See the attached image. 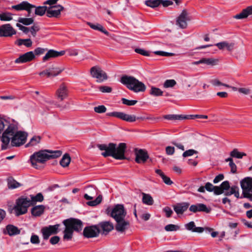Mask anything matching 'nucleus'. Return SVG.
Here are the masks:
<instances>
[{
    "mask_svg": "<svg viewBox=\"0 0 252 252\" xmlns=\"http://www.w3.org/2000/svg\"><path fill=\"white\" fill-rule=\"evenodd\" d=\"M99 226L102 229L103 233L106 232V234L112 231L114 226L113 224L110 221H103L99 223Z\"/></svg>",
    "mask_w": 252,
    "mask_h": 252,
    "instance_id": "obj_30",
    "label": "nucleus"
},
{
    "mask_svg": "<svg viewBox=\"0 0 252 252\" xmlns=\"http://www.w3.org/2000/svg\"><path fill=\"white\" fill-rule=\"evenodd\" d=\"M16 33V31L10 24L0 26V37H11Z\"/></svg>",
    "mask_w": 252,
    "mask_h": 252,
    "instance_id": "obj_17",
    "label": "nucleus"
},
{
    "mask_svg": "<svg viewBox=\"0 0 252 252\" xmlns=\"http://www.w3.org/2000/svg\"><path fill=\"white\" fill-rule=\"evenodd\" d=\"M31 201L32 203V205L33 203H35L36 202H42L44 200V197L42 194L40 192L38 193L36 195L34 196L32 195H31Z\"/></svg>",
    "mask_w": 252,
    "mask_h": 252,
    "instance_id": "obj_43",
    "label": "nucleus"
},
{
    "mask_svg": "<svg viewBox=\"0 0 252 252\" xmlns=\"http://www.w3.org/2000/svg\"><path fill=\"white\" fill-rule=\"evenodd\" d=\"M164 118L169 120H184L188 119L187 117L182 115H166L164 116Z\"/></svg>",
    "mask_w": 252,
    "mask_h": 252,
    "instance_id": "obj_39",
    "label": "nucleus"
},
{
    "mask_svg": "<svg viewBox=\"0 0 252 252\" xmlns=\"http://www.w3.org/2000/svg\"><path fill=\"white\" fill-rule=\"evenodd\" d=\"M247 155L245 153L240 152L237 149H234L230 153V158H242L244 156Z\"/></svg>",
    "mask_w": 252,
    "mask_h": 252,
    "instance_id": "obj_40",
    "label": "nucleus"
},
{
    "mask_svg": "<svg viewBox=\"0 0 252 252\" xmlns=\"http://www.w3.org/2000/svg\"><path fill=\"white\" fill-rule=\"evenodd\" d=\"M35 58V56L33 52L29 51L19 56L16 59L14 62L15 63H28L33 60Z\"/></svg>",
    "mask_w": 252,
    "mask_h": 252,
    "instance_id": "obj_19",
    "label": "nucleus"
},
{
    "mask_svg": "<svg viewBox=\"0 0 252 252\" xmlns=\"http://www.w3.org/2000/svg\"><path fill=\"white\" fill-rule=\"evenodd\" d=\"M189 210L194 213L198 212H203L206 213H209L211 212V209L207 207L205 204L202 203H197L194 205H191Z\"/></svg>",
    "mask_w": 252,
    "mask_h": 252,
    "instance_id": "obj_22",
    "label": "nucleus"
},
{
    "mask_svg": "<svg viewBox=\"0 0 252 252\" xmlns=\"http://www.w3.org/2000/svg\"><path fill=\"white\" fill-rule=\"evenodd\" d=\"M142 202L148 205H152L154 204V201L150 194L143 192Z\"/></svg>",
    "mask_w": 252,
    "mask_h": 252,
    "instance_id": "obj_33",
    "label": "nucleus"
},
{
    "mask_svg": "<svg viewBox=\"0 0 252 252\" xmlns=\"http://www.w3.org/2000/svg\"><path fill=\"white\" fill-rule=\"evenodd\" d=\"M163 211L165 213L166 217L170 218L173 214V211L169 207H165L163 209Z\"/></svg>",
    "mask_w": 252,
    "mask_h": 252,
    "instance_id": "obj_63",
    "label": "nucleus"
},
{
    "mask_svg": "<svg viewBox=\"0 0 252 252\" xmlns=\"http://www.w3.org/2000/svg\"><path fill=\"white\" fill-rule=\"evenodd\" d=\"M0 119L5 121L4 124V128L7 126V128L4 131L2 134L1 141L2 143L1 148L2 150H6L9 147L10 138L18 132V127L17 124L15 123H9V122L0 116Z\"/></svg>",
    "mask_w": 252,
    "mask_h": 252,
    "instance_id": "obj_3",
    "label": "nucleus"
},
{
    "mask_svg": "<svg viewBox=\"0 0 252 252\" xmlns=\"http://www.w3.org/2000/svg\"><path fill=\"white\" fill-rule=\"evenodd\" d=\"M134 51L136 53L139 54L140 55H142L143 56H150V54L148 51H146V50L141 49V48H136L134 49Z\"/></svg>",
    "mask_w": 252,
    "mask_h": 252,
    "instance_id": "obj_58",
    "label": "nucleus"
},
{
    "mask_svg": "<svg viewBox=\"0 0 252 252\" xmlns=\"http://www.w3.org/2000/svg\"><path fill=\"white\" fill-rule=\"evenodd\" d=\"M186 228L189 230L193 232L202 233L205 230L206 231L209 232H211L213 229L209 227L203 228L202 227H196L194 221H191L189 223L185 224Z\"/></svg>",
    "mask_w": 252,
    "mask_h": 252,
    "instance_id": "obj_21",
    "label": "nucleus"
},
{
    "mask_svg": "<svg viewBox=\"0 0 252 252\" xmlns=\"http://www.w3.org/2000/svg\"><path fill=\"white\" fill-rule=\"evenodd\" d=\"M21 230L17 226L12 224H8L6 226L5 230L3 233L8 234L10 236H14L20 234Z\"/></svg>",
    "mask_w": 252,
    "mask_h": 252,
    "instance_id": "obj_24",
    "label": "nucleus"
},
{
    "mask_svg": "<svg viewBox=\"0 0 252 252\" xmlns=\"http://www.w3.org/2000/svg\"><path fill=\"white\" fill-rule=\"evenodd\" d=\"M47 50V49L38 47L34 50L33 53L34 54V55H40L43 54L45 53V52Z\"/></svg>",
    "mask_w": 252,
    "mask_h": 252,
    "instance_id": "obj_60",
    "label": "nucleus"
},
{
    "mask_svg": "<svg viewBox=\"0 0 252 252\" xmlns=\"http://www.w3.org/2000/svg\"><path fill=\"white\" fill-rule=\"evenodd\" d=\"M35 7V5L30 3L27 1H23L18 4L12 5L11 8L17 11L26 10L28 12V17H30L32 10Z\"/></svg>",
    "mask_w": 252,
    "mask_h": 252,
    "instance_id": "obj_14",
    "label": "nucleus"
},
{
    "mask_svg": "<svg viewBox=\"0 0 252 252\" xmlns=\"http://www.w3.org/2000/svg\"><path fill=\"white\" fill-rule=\"evenodd\" d=\"M58 99L63 100L67 96V89L64 85L60 86L56 93Z\"/></svg>",
    "mask_w": 252,
    "mask_h": 252,
    "instance_id": "obj_27",
    "label": "nucleus"
},
{
    "mask_svg": "<svg viewBox=\"0 0 252 252\" xmlns=\"http://www.w3.org/2000/svg\"><path fill=\"white\" fill-rule=\"evenodd\" d=\"M107 108L104 105H98L94 108V111L97 113H103L106 111Z\"/></svg>",
    "mask_w": 252,
    "mask_h": 252,
    "instance_id": "obj_55",
    "label": "nucleus"
},
{
    "mask_svg": "<svg viewBox=\"0 0 252 252\" xmlns=\"http://www.w3.org/2000/svg\"><path fill=\"white\" fill-rule=\"evenodd\" d=\"M210 83L215 86H223L227 88H229L230 86L226 84H223L221 82H220L218 79H214L211 80Z\"/></svg>",
    "mask_w": 252,
    "mask_h": 252,
    "instance_id": "obj_54",
    "label": "nucleus"
},
{
    "mask_svg": "<svg viewBox=\"0 0 252 252\" xmlns=\"http://www.w3.org/2000/svg\"><path fill=\"white\" fill-rule=\"evenodd\" d=\"M63 223L65 226L63 231V239L64 240L71 239L73 231L80 232L82 229L83 222L77 219L71 218L66 219L63 220Z\"/></svg>",
    "mask_w": 252,
    "mask_h": 252,
    "instance_id": "obj_4",
    "label": "nucleus"
},
{
    "mask_svg": "<svg viewBox=\"0 0 252 252\" xmlns=\"http://www.w3.org/2000/svg\"><path fill=\"white\" fill-rule=\"evenodd\" d=\"M242 189V197L245 198L252 189V177H247L243 179L240 182Z\"/></svg>",
    "mask_w": 252,
    "mask_h": 252,
    "instance_id": "obj_12",
    "label": "nucleus"
},
{
    "mask_svg": "<svg viewBox=\"0 0 252 252\" xmlns=\"http://www.w3.org/2000/svg\"><path fill=\"white\" fill-rule=\"evenodd\" d=\"M91 74L93 77L96 78L98 83L102 82L107 79L106 72L98 66H93L90 70Z\"/></svg>",
    "mask_w": 252,
    "mask_h": 252,
    "instance_id": "obj_10",
    "label": "nucleus"
},
{
    "mask_svg": "<svg viewBox=\"0 0 252 252\" xmlns=\"http://www.w3.org/2000/svg\"><path fill=\"white\" fill-rule=\"evenodd\" d=\"M40 30V27L37 24H34L30 29V31L32 35L35 37L36 35V32Z\"/></svg>",
    "mask_w": 252,
    "mask_h": 252,
    "instance_id": "obj_53",
    "label": "nucleus"
},
{
    "mask_svg": "<svg viewBox=\"0 0 252 252\" xmlns=\"http://www.w3.org/2000/svg\"><path fill=\"white\" fill-rule=\"evenodd\" d=\"M12 14L6 12L0 14V20L3 21H9L12 19Z\"/></svg>",
    "mask_w": 252,
    "mask_h": 252,
    "instance_id": "obj_48",
    "label": "nucleus"
},
{
    "mask_svg": "<svg viewBox=\"0 0 252 252\" xmlns=\"http://www.w3.org/2000/svg\"><path fill=\"white\" fill-rule=\"evenodd\" d=\"M189 205V203L187 202L178 203L176 205L173 206V209L177 214L182 215L187 210Z\"/></svg>",
    "mask_w": 252,
    "mask_h": 252,
    "instance_id": "obj_25",
    "label": "nucleus"
},
{
    "mask_svg": "<svg viewBox=\"0 0 252 252\" xmlns=\"http://www.w3.org/2000/svg\"><path fill=\"white\" fill-rule=\"evenodd\" d=\"M115 220L116 222L115 229L119 232H124L130 226L129 221L126 220L125 218H122Z\"/></svg>",
    "mask_w": 252,
    "mask_h": 252,
    "instance_id": "obj_16",
    "label": "nucleus"
},
{
    "mask_svg": "<svg viewBox=\"0 0 252 252\" xmlns=\"http://www.w3.org/2000/svg\"><path fill=\"white\" fill-rule=\"evenodd\" d=\"M135 154L136 156L135 161L138 163L145 162L149 158V156L146 151L143 149L138 150L135 149Z\"/></svg>",
    "mask_w": 252,
    "mask_h": 252,
    "instance_id": "obj_20",
    "label": "nucleus"
},
{
    "mask_svg": "<svg viewBox=\"0 0 252 252\" xmlns=\"http://www.w3.org/2000/svg\"><path fill=\"white\" fill-rule=\"evenodd\" d=\"M198 153V152L193 149H189L186 151L183 154V157L184 158H187L189 156H192L194 154Z\"/></svg>",
    "mask_w": 252,
    "mask_h": 252,
    "instance_id": "obj_56",
    "label": "nucleus"
},
{
    "mask_svg": "<svg viewBox=\"0 0 252 252\" xmlns=\"http://www.w3.org/2000/svg\"><path fill=\"white\" fill-rule=\"evenodd\" d=\"M48 72L50 73L49 77H55L60 74L63 70V68H60L58 67H52L48 68Z\"/></svg>",
    "mask_w": 252,
    "mask_h": 252,
    "instance_id": "obj_32",
    "label": "nucleus"
},
{
    "mask_svg": "<svg viewBox=\"0 0 252 252\" xmlns=\"http://www.w3.org/2000/svg\"><path fill=\"white\" fill-rule=\"evenodd\" d=\"M163 92L160 89L152 86L150 91V94L155 96H159L163 95Z\"/></svg>",
    "mask_w": 252,
    "mask_h": 252,
    "instance_id": "obj_44",
    "label": "nucleus"
},
{
    "mask_svg": "<svg viewBox=\"0 0 252 252\" xmlns=\"http://www.w3.org/2000/svg\"><path fill=\"white\" fill-rule=\"evenodd\" d=\"M164 229L166 231H177L180 229V226L173 224H169L166 225L165 226Z\"/></svg>",
    "mask_w": 252,
    "mask_h": 252,
    "instance_id": "obj_50",
    "label": "nucleus"
},
{
    "mask_svg": "<svg viewBox=\"0 0 252 252\" xmlns=\"http://www.w3.org/2000/svg\"><path fill=\"white\" fill-rule=\"evenodd\" d=\"M65 54L64 51H57L53 49L49 50L43 58V61L45 62L50 58H56L63 56Z\"/></svg>",
    "mask_w": 252,
    "mask_h": 252,
    "instance_id": "obj_23",
    "label": "nucleus"
},
{
    "mask_svg": "<svg viewBox=\"0 0 252 252\" xmlns=\"http://www.w3.org/2000/svg\"><path fill=\"white\" fill-rule=\"evenodd\" d=\"M45 208L43 205L35 206L32 208L31 213L34 217L40 216L44 213Z\"/></svg>",
    "mask_w": 252,
    "mask_h": 252,
    "instance_id": "obj_29",
    "label": "nucleus"
},
{
    "mask_svg": "<svg viewBox=\"0 0 252 252\" xmlns=\"http://www.w3.org/2000/svg\"><path fill=\"white\" fill-rule=\"evenodd\" d=\"M98 89L100 92L104 93H110L112 91L111 87L107 86H99Z\"/></svg>",
    "mask_w": 252,
    "mask_h": 252,
    "instance_id": "obj_57",
    "label": "nucleus"
},
{
    "mask_svg": "<svg viewBox=\"0 0 252 252\" xmlns=\"http://www.w3.org/2000/svg\"><path fill=\"white\" fill-rule=\"evenodd\" d=\"M176 84V82L174 79L166 80L164 84L163 87L165 88L173 87Z\"/></svg>",
    "mask_w": 252,
    "mask_h": 252,
    "instance_id": "obj_51",
    "label": "nucleus"
},
{
    "mask_svg": "<svg viewBox=\"0 0 252 252\" xmlns=\"http://www.w3.org/2000/svg\"><path fill=\"white\" fill-rule=\"evenodd\" d=\"M70 160L71 158L69 154H65L60 160V164L63 167H66L69 165Z\"/></svg>",
    "mask_w": 252,
    "mask_h": 252,
    "instance_id": "obj_34",
    "label": "nucleus"
},
{
    "mask_svg": "<svg viewBox=\"0 0 252 252\" xmlns=\"http://www.w3.org/2000/svg\"><path fill=\"white\" fill-rule=\"evenodd\" d=\"M18 22L23 24L26 26H29L33 23L34 19L33 18H22L20 17L18 20Z\"/></svg>",
    "mask_w": 252,
    "mask_h": 252,
    "instance_id": "obj_45",
    "label": "nucleus"
},
{
    "mask_svg": "<svg viewBox=\"0 0 252 252\" xmlns=\"http://www.w3.org/2000/svg\"><path fill=\"white\" fill-rule=\"evenodd\" d=\"M102 199V195H99L95 200L93 201H89L87 203V204L90 206H95L101 203Z\"/></svg>",
    "mask_w": 252,
    "mask_h": 252,
    "instance_id": "obj_47",
    "label": "nucleus"
},
{
    "mask_svg": "<svg viewBox=\"0 0 252 252\" xmlns=\"http://www.w3.org/2000/svg\"><path fill=\"white\" fill-rule=\"evenodd\" d=\"M97 147L101 151H105L101 155L105 158L112 157L115 159L123 160L126 159L125 153L126 149V145L125 143H120L118 146L116 143H110L106 144H98Z\"/></svg>",
    "mask_w": 252,
    "mask_h": 252,
    "instance_id": "obj_1",
    "label": "nucleus"
},
{
    "mask_svg": "<svg viewBox=\"0 0 252 252\" xmlns=\"http://www.w3.org/2000/svg\"><path fill=\"white\" fill-rule=\"evenodd\" d=\"M230 184L229 181H225L223 182L220 186L216 187V192L217 195L221 194L224 192L225 190H228L230 189Z\"/></svg>",
    "mask_w": 252,
    "mask_h": 252,
    "instance_id": "obj_28",
    "label": "nucleus"
},
{
    "mask_svg": "<svg viewBox=\"0 0 252 252\" xmlns=\"http://www.w3.org/2000/svg\"><path fill=\"white\" fill-rule=\"evenodd\" d=\"M28 137V133L25 131L19 130L13 136L11 137V147H20L24 145ZM9 147L10 146L9 145Z\"/></svg>",
    "mask_w": 252,
    "mask_h": 252,
    "instance_id": "obj_9",
    "label": "nucleus"
},
{
    "mask_svg": "<svg viewBox=\"0 0 252 252\" xmlns=\"http://www.w3.org/2000/svg\"><path fill=\"white\" fill-rule=\"evenodd\" d=\"M122 102L124 104L126 105L127 106H133L136 104L137 103V101L135 100H128L125 98H122Z\"/></svg>",
    "mask_w": 252,
    "mask_h": 252,
    "instance_id": "obj_52",
    "label": "nucleus"
},
{
    "mask_svg": "<svg viewBox=\"0 0 252 252\" xmlns=\"http://www.w3.org/2000/svg\"><path fill=\"white\" fill-rule=\"evenodd\" d=\"M216 187L217 186H214L212 184L210 183V182H207L206 183L205 185V189L209 192H212L214 191V193L215 195H217V193L216 192Z\"/></svg>",
    "mask_w": 252,
    "mask_h": 252,
    "instance_id": "obj_49",
    "label": "nucleus"
},
{
    "mask_svg": "<svg viewBox=\"0 0 252 252\" xmlns=\"http://www.w3.org/2000/svg\"><path fill=\"white\" fill-rule=\"evenodd\" d=\"M64 10V7L60 4L48 7L46 16L49 18H58L61 16V13Z\"/></svg>",
    "mask_w": 252,
    "mask_h": 252,
    "instance_id": "obj_15",
    "label": "nucleus"
},
{
    "mask_svg": "<svg viewBox=\"0 0 252 252\" xmlns=\"http://www.w3.org/2000/svg\"><path fill=\"white\" fill-rule=\"evenodd\" d=\"M202 63H205L209 65L214 66L218 64V60L213 58H202Z\"/></svg>",
    "mask_w": 252,
    "mask_h": 252,
    "instance_id": "obj_42",
    "label": "nucleus"
},
{
    "mask_svg": "<svg viewBox=\"0 0 252 252\" xmlns=\"http://www.w3.org/2000/svg\"><path fill=\"white\" fill-rule=\"evenodd\" d=\"M34 13L36 15L42 16L44 15L45 13H47L48 6H39L34 7Z\"/></svg>",
    "mask_w": 252,
    "mask_h": 252,
    "instance_id": "obj_36",
    "label": "nucleus"
},
{
    "mask_svg": "<svg viewBox=\"0 0 252 252\" xmlns=\"http://www.w3.org/2000/svg\"><path fill=\"white\" fill-rule=\"evenodd\" d=\"M189 20L190 18L188 12L184 10L178 17L176 25L181 29H185L187 27V21Z\"/></svg>",
    "mask_w": 252,
    "mask_h": 252,
    "instance_id": "obj_18",
    "label": "nucleus"
},
{
    "mask_svg": "<svg viewBox=\"0 0 252 252\" xmlns=\"http://www.w3.org/2000/svg\"><path fill=\"white\" fill-rule=\"evenodd\" d=\"M226 162H229V165L231 168V172L234 174L237 172V166L235 163L233 162V160L232 158H228L225 159Z\"/></svg>",
    "mask_w": 252,
    "mask_h": 252,
    "instance_id": "obj_46",
    "label": "nucleus"
},
{
    "mask_svg": "<svg viewBox=\"0 0 252 252\" xmlns=\"http://www.w3.org/2000/svg\"><path fill=\"white\" fill-rule=\"evenodd\" d=\"M187 117L188 119H195L196 118L198 119H207L208 116L207 115H188L186 116Z\"/></svg>",
    "mask_w": 252,
    "mask_h": 252,
    "instance_id": "obj_59",
    "label": "nucleus"
},
{
    "mask_svg": "<svg viewBox=\"0 0 252 252\" xmlns=\"http://www.w3.org/2000/svg\"><path fill=\"white\" fill-rule=\"evenodd\" d=\"M88 25L92 29L94 30L100 31L106 35L109 34V32L103 28L102 25L99 24H94L91 23H88Z\"/></svg>",
    "mask_w": 252,
    "mask_h": 252,
    "instance_id": "obj_38",
    "label": "nucleus"
},
{
    "mask_svg": "<svg viewBox=\"0 0 252 252\" xmlns=\"http://www.w3.org/2000/svg\"><path fill=\"white\" fill-rule=\"evenodd\" d=\"M106 214L114 219V220L126 218V211L123 204H118L113 207H109L106 210Z\"/></svg>",
    "mask_w": 252,
    "mask_h": 252,
    "instance_id": "obj_7",
    "label": "nucleus"
},
{
    "mask_svg": "<svg viewBox=\"0 0 252 252\" xmlns=\"http://www.w3.org/2000/svg\"><path fill=\"white\" fill-rule=\"evenodd\" d=\"M41 140V137L39 136H34L30 140V142L26 145V147L33 146L39 143Z\"/></svg>",
    "mask_w": 252,
    "mask_h": 252,
    "instance_id": "obj_41",
    "label": "nucleus"
},
{
    "mask_svg": "<svg viewBox=\"0 0 252 252\" xmlns=\"http://www.w3.org/2000/svg\"><path fill=\"white\" fill-rule=\"evenodd\" d=\"M32 205L30 199L22 196L16 200V205L13 210L16 216H19L26 214L28 211V208Z\"/></svg>",
    "mask_w": 252,
    "mask_h": 252,
    "instance_id": "obj_6",
    "label": "nucleus"
},
{
    "mask_svg": "<svg viewBox=\"0 0 252 252\" xmlns=\"http://www.w3.org/2000/svg\"><path fill=\"white\" fill-rule=\"evenodd\" d=\"M100 231L99 227L97 225H94L85 227L83 234L85 238H87L96 237L100 233Z\"/></svg>",
    "mask_w": 252,
    "mask_h": 252,
    "instance_id": "obj_13",
    "label": "nucleus"
},
{
    "mask_svg": "<svg viewBox=\"0 0 252 252\" xmlns=\"http://www.w3.org/2000/svg\"><path fill=\"white\" fill-rule=\"evenodd\" d=\"M106 116L116 117L129 123L134 122L137 120H144L145 119L144 117H136L134 115H129L122 112L117 111L107 113Z\"/></svg>",
    "mask_w": 252,
    "mask_h": 252,
    "instance_id": "obj_8",
    "label": "nucleus"
},
{
    "mask_svg": "<svg viewBox=\"0 0 252 252\" xmlns=\"http://www.w3.org/2000/svg\"><path fill=\"white\" fill-rule=\"evenodd\" d=\"M252 14V5L247 7L243 9L241 13L234 16V18L237 19H243Z\"/></svg>",
    "mask_w": 252,
    "mask_h": 252,
    "instance_id": "obj_26",
    "label": "nucleus"
},
{
    "mask_svg": "<svg viewBox=\"0 0 252 252\" xmlns=\"http://www.w3.org/2000/svg\"><path fill=\"white\" fill-rule=\"evenodd\" d=\"M62 153L60 150H40L32 155L30 159L32 167L39 169L41 166H39L38 163L43 164L50 159L57 158L61 156Z\"/></svg>",
    "mask_w": 252,
    "mask_h": 252,
    "instance_id": "obj_2",
    "label": "nucleus"
},
{
    "mask_svg": "<svg viewBox=\"0 0 252 252\" xmlns=\"http://www.w3.org/2000/svg\"><path fill=\"white\" fill-rule=\"evenodd\" d=\"M161 0H147L145 1V4L152 8H155L161 4Z\"/></svg>",
    "mask_w": 252,
    "mask_h": 252,
    "instance_id": "obj_37",
    "label": "nucleus"
},
{
    "mask_svg": "<svg viewBox=\"0 0 252 252\" xmlns=\"http://www.w3.org/2000/svg\"><path fill=\"white\" fill-rule=\"evenodd\" d=\"M161 178L163 182L167 185H171L173 184V182L170 180V178L166 176L165 174L162 176Z\"/></svg>",
    "mask_w": 252,
    "mask_h": 252,
    "instance_id": "obj_64",
    "label": "nucleus"
},
{
    "mask_svg": "<svg viewBox=\"0 0 252 252\" xmlns=\"http://www.w3.org/2000/svg\"><path fill=\"white\" fill-rule=\"evenodd\" d=\"M16 26L24 33L27 34L30 32V28L24 26L19 23L16 24Z\"/></svg>",
    "mask_w": 252,
    "mask_h": 252,
    "instance_id": "obj_62",
    "label": "nucleus"
},
{
    "mask_svg": "<svg viewBox=\"0 0 252 252\" xmlns=\"http://www.w3.org/2000/svg\"><path fill=\"white\" fill-rule=\"evenodd\" d=\"M30 241L33 244H38L40 243L39 237L35 234H32V235Z\"/></svg>",
    "mask_w": 252,
    "mask_h": 252,
    "instance_id": "obj_61",
    "label": "nucleus"
},
{
    "mask_svg": "<svg viewBox=\"0 0 252 252\" xmlns=\"http://www.w3.org/2000/svg\"><path fill=\"white\" fill-rule=\"evenodd\" d=\"M120 82L128 89L134 93L143 92L146 89L143 83L132 76L124 75L121 77Z\"/></svg>",
    "mask_w": 252,
    "mask_h": 252,
    "instance_id": "obj_5",
    "label": "nucleus"
},
{
    "mask_svg": "<svg viewBox=\"0 0 252 252\" xmlns=\"http://www.w3.org/2000/svg\"><path fill=\"white\" fill-rule=\"evenodd\" d=\"M18 46L24 45L27 47H31L32 44V41L30 38L27 39H18L15 42Z\"/></svg>",
    "mask_w": 252,
    "mask_h": 252,
    "instance_id": "obj_35",
    "label": "nucleus"
},
{
    "mask_svg": "<svg viewBox=\"0 0 252 252\" xmlns=\"http://www.w3.org/2000/svg\"><path fill=\"white\" fill-rule=\"evenodd\" d=\"M8 187L10 189H15L22 186L21 184L16 181L12 177H9L7 179Z\"/></svg>",
    "mask_w": 252,
    "mask_h": 252,
    "instance_id": "obj_31",
    "label": "nucleus"
},
{
    "mask_svg": "<svg viewBox=\"0 0 252 252\" xmlns=\"http://www.w3.org/2000/svg\"><path fill=\"white\" fill-rule=\"evenodd\" d=\"M60 226L59 224H57L43 227L41 230V232L42 234L43 239L47 240L51 235L57 234L59 232L58 229Z\"/></svg>",
    "mask_w": 252,
    "mask_h": 252,
    "instance_id": "obj_11",
    "label": "nucleus"
}]
</instances>
